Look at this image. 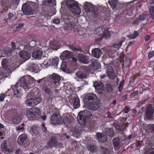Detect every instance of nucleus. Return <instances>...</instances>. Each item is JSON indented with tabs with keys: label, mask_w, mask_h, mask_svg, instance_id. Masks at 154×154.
<instances>
[{
	"label": "nucleus",
	"mask_w": 154,
	"mask_h": 154,
	"mask_svg": "<svg viewBox=\"0 0 154 154\" xmlns=\"http://www.w3.org/2000/svg\"><path fill=\"white\" fill-rule=\"evenodd\" d=\"M56 45V43L54 41H52L50 43L49 47L51 49H54Z\"/></svg>",
	"instance_id": "nucleus-52"
},
{
	"label": "nucleus",
	"mask_w": 154,
	"mask_h": 154,
	"mask_svg": "<svg viewBox=\"0 0 154 154\" xmlns=\"http://www.w3.org/2000/svg\"><path fill=\"white\" fill-rule=\"evenodd\" d=\"M138 33L137 31H134L133 34L128 35L127 37L131 39H134L138 35Z\"/></svg>",
	"instance_id": "nucleus-40"
},
{
	"label": "nucleus",
	"mask_w": 154,
	"mask_h": 154,
	"mask_svg": "<svg viewBox=\"0 0 154 154\" xmlns=\"http://www.w3.org/2000/svg\"><path fill=\"white\" fill-rule=\"evenodd\" d=\"M154 14V7H151L149 9V14Z\"/></svg>",
	"instance_id": "nucleus-64"
},
{
	"label": "nucleus",
	"mask_w": 154,
	"mask_h": 154,
	"mask_svg": "<svg viewBox=\"0 0 154 154\" xmlns=\"http://www.w3.org/2000/svg\"><path fill=\"white\" fill-rule=\"evenodd\" d=\"M72 56V54L70 51H65L60 56V57L62 59L66 60L70 58Z\"/></svg>",
	"instance_id": "nucleus-20"
},
{
	"label": "nucleus",
	"mask_w": 154,
	"mask_h": 154,
	"mask_svg": "<svg viewBox=\"0 0 154 154\" xmlns=\"http://www.w3.org/2000/svg\"><path fill=\"white\" fill-rule=\"evenodd\" d=\"M85 104L86 107L88 109L91 110H96L99 108L100 102L99 100H97L95 101L88 102V103Z\"/></svg>",
	"instance_id": "nucleus-2"
},
{
	"label": "nucleus",
	"mask_w": 154,
	"mask_h": 154,
	"mask_svg": "<svg viewBox=\"0 0 154 154\" xmlns=\"http://www.w3.org/2000/svg\"><path fill=\"white\" fill-rule=\"evenodd\" d=\"M59 59L58 58H52L49 60V65L57 67Z\"/></svg>",
	"instance_id": "nucleus-19"
},
{
	"label": "nucleus",
	"mask_w": 154,
	"mask_h": 154,
	"mask_svg": "<svg viewBox=\"0 0 154 154\" xmlns=\"http://www.w3.org/2000/svg\"><path fill=\"white\" fill-rule=\"evenodd\" d=\"M147 128L150 131L154 133V124H149L148 125Z\"/></svg>",
	"instance_id": "nucleus-49"
},
{
	"label": "nucleus",
	"mask_w": 154,
	"mask_h": 154,
	"mask_svg": "<svg viewBox=\"0 0 154 154\" xmlns=\"http://www.w3.org/2000/svg\"><path fill=\"white\" fill-rule=\"evenodd\" d=\"M130 61V59L129 58H128L126 59L125 61L124 62V63H126V67L128 66H129Z\"/></svg>",
	"instance_id": "nucleus-59"
},
{
	"label": "nucleus",
	"mask_w": 154,
	"mask_h": 154,
	"mask_svg": "<svg viewBox=\"0 0 154 154\" xmlns=\"http://www.w3.org/2000/svg\"><path fill=\"white\" fill-rule=\"evenodd\" d=\"M104 27L103 26H100L97 28L95 29L94 32L99 35H102Z\"/></svg>",
	"instance_id": "nucleus-39"
},
{
	"label": "nucleus",
	"mask_w": 154,
	"mask_h": 154,
	"mask_svg": "<svg viewBox=\"0 0 154 154\" xmlns=\"http://www.w3.org/2000/svg\"><path fill=\"white\" fill-rule=\"evenodd\" d=\"M26 43L28 45L29 47H33L35 45H37V42L35 40H33L30 38H26Z\"/></svg>",
	"instance_id": "nucleus-24"
},
{
	"label": "nucleus",
	"mask_w": 154,
	"mask_h": 154,
	"mask_svg": "<svg viewBox=\"0 0 154 154\" xmlns=\"http://www.w3.org/2000/svg\"><path fill=\"white\" fill-rule=\"evenodd\" d=\"M11 88L13 92V96L15 97L19 98L22 96V90L16 84L12 85Z\"/></svg>",
	"instance_id": "nucleus-7"
},
{
	"label": "nucleus",
	"mask_w": 154,
	"mask_h": 154,
	"mask_svg": "<svg viewBox=\"0 0 154 154\" xmlns=\"http://www.w3.org/2000/svg\"><path fill=\"white\" fill-rule=\"evenodd\" d=\"M91 11L92 12V16L94 17H96L98 16L97 8L96 7H95L94 9Z\"/></svg>",
	"instance_id": "nucleus-45"
},
{
	"label": "nucleus",
	"mask_w": 154,
	"mask_h": 154,
	"mask_svg": "<svg viewBox=\"0 0 154 154\" xmlns=\"http://www.w3.org/2000/svg\"><path fill=\"white\" fill-rule=\"evenodd\" d=\"M69 47L72 50L74 51H81L82 50L81 48H77L74 47L73 46H70Z\"/></svg>",
	"instance_id": "nucleus-56"
},
{
	"label": "nucleus",
	"mask_w": 154,
	"mask_h": 154,
	"mask_svg": "<svg viewBox=\"0 0 154 154\" xmlns=\"http://www.w3.org/2000/svg\"><path fill=\"white\" fill-rule=\"evenodd\" d=\"M19 54L20 56L25 60H27L30 58L31 57L30 54L26 51H20L19 53Z\"/></svg>",
	"instance_id": "nucleus-15"
},
{
	"label": "nucleus",
	"mask_w": 154,
	"mask_h": 154,
	"mask_svg": "<svg viewBox=\"0 0 154 154\" xmlns=\"http://www.w3.org/2000/svg\"><path fill=\"white\" fill-rule=\"evenodd\" d=\"M153 56H154V51L150 52L148 55V57L149 59H150Z\"/></svg>",
	"instance_id": "nucleus-61"
},
{
	"label": "nucleus",
	"mask_w": 154,
	"mask_h": 154,
	"mask_svg": "<svg viewBox=\"0 0 154 154\" xmlns=\"http://www.w3.org/2000/svg\"><path fill=\"white\" fill-rule=\"evenodd\" d=\"M117 0H109V3L110 6L113 8L114 9L117 5Z\"/></svg>",
	"instance_id": "nucleus-41"
},
{
	"label": "nucleus",
	"mask_w": 154,
	"mask_h": 154,
	"mask_svg": "<svg viewBox=\"0 0 154 154\" xmlns=\"http://www.w3.org/2000/svg\"><path fill=\"white\" fill-rule=\"evenodd\" d=\"M91 64L93 66H94L95 65V63H97V61L96 60L94 59H92L91 60Z\"/></svg>",
	"instance_id": "nucleus-62"
},
{
	"label": "nucleus",
	"mask_w": 154,
	"mask_h": 154,
	"mask_svg": "<svg viewBox=\"0 0 154 154\" xmlns=\"http://www.w3.org/2000/svg\"><path fill=\"white\" fill-rule=\"evenodd\" d=\"M120 140L119 137H116L113 139V143L115 150L118 151L120 149Z\"/></svg>",
	"instance_id": "nucleus-13"
},
{
	"label": "nucleus",
	"mask_w": 154,
	"mask_h": 154,
	"mask_svg": "<svg viewBox=\"0 0 154 154\" xmlns=\"http://www.w3.org/2000/svg\"><path fill=\"white\" fill-rule=\"evenodd\" d=\"M71 11L73 14L76 15H79L81 13V9L78 4L75 7H74V8Z\"/></svg>",
	"instance_id": "nucleus-33"
},
{
	"label": "nucleus",
	"mask_w": 154,
	"mask_h": 154,
	"mask_svg": "<svg viewBox=\"0 0 154 154\" xmlns=\"http://www.w3.org/2000/svg\"><path fill=\"white\" fill-rule=\"evenodd\" d=\"M65 4L66 6L71 11L78 4L77 2L73 0H67Z\"/></svg>",
	"instance_id": "nucleus-11"
},
{
	"label": "nucleus",
	"mask_w": 154,
	"mask_h": 154,
	"mask_svg": "<svg viewBox=\"0 0 154 154\" xmlns=\"http://www.w3.org/2000/svg\"><path fill=\"white\" fill-rule=\"evenodd\" d=\"M4 125L0 123V138H1V136H5V133L3 130H2V129L4 128Z\"/></svg>",
	"instance_id": "nucleus-46"
},
{
	"label": "nucleus",
	"mask_w": 154,
	"mask_h": 154,
	"mask_svg": "<svg viewBox=\"0 0 154 154\" xmlns=\"http://www.w3.org/2000/svg\"><path fill=\"white\" fill-rule=\"evenodd\" d=\"M94 85L96 89L97 90H101L103 88V84L100 82L96 81L94 83Z\"/></svg>",
	"instance_id": "nucleus-34"
},
{
	"label": "nucleus",
	"mask_w": 154,
	"mask_h": 154,
	"mask_svg": "<svg viewBox=\"0 0 154 154\" xmlns=\"http://www.w3.org/2000/svg\"><path fill=\"white\" fill-rule=\"evenodd\" d=\"M27 69L32 72H38V69L37 65L35 64H32Z\"/></svg>",
	"instance_id": "nucleus-28"
},
{
	"label": "nucleus",
	"mask_w": 154,
	"mask_h": 154,
	"mask_svg": "<svg viewBox=\"0 0 154 154\" xmlns=\"http://www.w3.org/2000/svg\"><path fill=\"white\" fill-rule=\"evenodd\" d=\"M91 54L94 57L99 58L102 54V51L100 49L96 48L92 50Z\"/></svg>",
	"instance_id": "nucleus-16"
},
{
	"label": "nucleus",
	"mask_w": 154,
	"mask_h": 154,
	"mask_svg": "<svg viewBox=\"0 0 154 154\" xmlns=\"http://www.w3.org/2000/svg\"><path fill=\"white\" fill-rule=\"evenodd\" d=\"M50 80H52L54 81L53 82L57 83L60 80V78L58 74L54 73L51 75H50L49 77Z\"/></svg>",
	"instance_id": "nucleus-22"
},
{
	"label": "nucleus",
	"mask_w": 154,
	"mask_h": 154,
	"mask_svg": "<svg viewBox=\"0 0 154 154\" xmlns=\"http://www.w3.org/2000/svg\"><path fill=\"white\" fill-rule=\"evenodd\" d=\"M146 115L147 118L150 119L152 117L154 112V110L151 105H149L146 108Z\"/></svg>",
	"instance_id": "nucleus-10"
},
{
	"label": "nucleus",
	"mask_w": 154,
	"mask_h": 154,
	"mask_svg": "<svg viewBox=\"0 0 154 154\" xmlns=\"http://www.w3.org/2000/svg\"><path fill=\"white\" fill-rule=\"evenodd\" d=\"M32 111H30L27 113L26 116L30 120L37 119V118L35 117Z\"/></svg>",
	"instance_id": "nucleus-36"
},
{
	"label": "nucleus",
	"mask_w": 154,
	"mask_h": 154,
	"mask_svg": "<svg viewBox=\"0 0 154 154\" xmlns=\"http://www.w3.org/2000/svg\"><path fill=\"white\" fill-rule=\"evenodd\" d=\"M97 137V140L99 141L104 142L107 140V136L103 133H98Z\"/></svg>",
	"instance_id": "nucleus-18"
},
{
	"label": "nucleus",
	"mask_w": 154,
	"mask_h": 154,
	"mask_svg": "<svg viewBox=\"0 0 154 154\" xmlns=\"http://www.w3.org/2000/svg\"><path fill=\"white\" fill-rule=\"evenodd\" d=\"M98 100L96 96L93 94L90 93L86 94L85 97V103Z\"/></svg>",
	"instance_id": "nucleus-8"
},
{
	"label": "nucleus",
	"mask_w": 154,
	"mask_h": 154,
	"mask_svg": "<svg viewBox=\"0 0 154 154\" xmlns=\"http://www.w3.org/2000/svg\"><path fill=\"white\" fill-rule=\"evenodd\" d=\"M70 119L67 116H65L63 118L62 122H63L64 124H67L70 122Z\"/></svg>",
	"instance_id": "nucleus-50"
},
{
	"label": "nucleus",
	"mask_w": 154,
	"mask_h": 154,
	"mask_svg": "<svg viewBox=\"0 0 154 154\" xmlns=\"http://www.w3.org/2000/svg\"><path fill=\"white\" fill-rule=\"evenodd\" d=\"M149 20L150 22H152L154 20V14H149Z\"/></svg>",
	"instance_id": "nucleus-57"
},
{
	"label": "nucleus",
	"mask_w": 154,
	"mask_h": 154,
	"mask_svg": "<svg viewBox=\"0 0 154 154\" xmlns=\"http://www.w3.org/2000/svg\"><path fill=\"white\" fill-rule=\"evenodd\" d=\"M16 84L19 87H22L26 91L28 90L31 86L29 81L28 80L24 79L23 77L20 79L19 80V82L16 83Z\"/></svg>",
	"instance_id": "nucleus-3"
},
{
	"label": "nucleus",
	"mask_w": 154,
	"mask_h": 154,
	"mask_svg": "<svg viewBox=\"0 0 154 154\" xmlns=\"http://www.w3.org/2000/svg\"><path fill=\"white\" fill-rule=\"evenodd\" d=\"M48 60L47 59L45 60L42 64L41 66L44 68H47L48 66Z\"/></svg>",
	"instance_id": "nucleus-55"
},
{
	"label": "nucleus",
	"mask_w": 154,
	"mask_h": 154,
	"mask_svg": "<svg viewBox=\"0 0 154 154\" xmlns=\"http://www.w3.org/2000/svg\"><path fill=\"white\" fill-rule=\"evenodd\" d=\"M32 112L37 119L40 117V110L38 108L35 107L33 108Z\"/></svg>",
	"instance_id": "nucleus-37"
},
{
	"label": "nucleus",
	"mask_w": 154,
	"mask_h": 154,
	"mask_svg": "<svg viewBox=\"0 0 154 154\" xmlns=\"http://www.w3.org/2000/svg\"><path fill=\"white\" fill-rule=\"evenodd\" d=\"M76 77L80 79H83L86 78L88 75L85 72L81 71H78L75 73Z\"/></svg>",
	"instance_id": "nucleus-23"
},
{
	"label": "nucleus",
	"mask_w": 154,
	"mask_h": 154,
	"mask_svg": "<svg viewBox=\"0 0 154 154\" xmlns=\"http://www.w3.org/2000/svg\"><path fill=\"white\" fill-rule=\"evenodd\" d=\"M40 128V127L38 126L34 125L31 127L30 131L36 134L39 132Z\"/></svg>",
	"instance_id": "nucleus-29"
},
{
	"label": "nucleus",
	"mask_w": 154,
	"mask_h": 154,
	"mask_svg": "<svg viewBox=\"0 0 154 154\" xmlns=\"http://www.w3.org/2000/svg\"><path fill=\"white\" fill-rule=\"evenodd\" d=\"M26 97L25 103L27 106L30 107L36 106L40 103L42 100L39 95L38 91L32 90L27 93Z\"/></svg>",
	"instance_id": "nucleus-1"
},
{
	"label": "nucleus",
	"mask_w": 154,
	"mask_h": 154,
	"mask_svg": "<svg viewBox=\"0 0 154 154\" xmlns=\"http://www.w3.org/2000/svg\"><path fill=\"white\" fill-rule=\"evenodd\" d=\"M103 29V32H102V35L103 37H101L100 39H99L98 38H97L96 39L97 41L99 40L100 41L101 40L103 37L105 38L106 39H107L110 36L109 32L108 30V29L106 27H104Z\"/></svg>",
	"instance_id": "nucleus-17"
},
{
	"label": "nucleus",
	"mask_w": 154,
	"mask_h": 154,
	"mask_svg": "<svg viewBox=\"0 0 154 154\" xmlns=\"http://www.w3.org/2000/svg\"><path fill=\"white\" fill-rule=\"evenodd\" d=\"M125 40V39L124 38L123 40H121L117 43L113 45V46L116 48H119L122 45V43Z\"/></svg>",
	"instance_id": "nucleus-44"
},
{
	"label": "nucleus",
	"mask_w": 154,
	"mask_h": 154,
	"mask_svg": "<svg viewBox=\"0 0 154 154\" xmlns=\"http://www.w3.org/2000/svg\"><path fill=\"white\" fill-rule=\"evenodd\" d=\"M79 120V122L80 123L84 124L85 123L86 121V118H85L82 114V115H79L78 117Z\"/></svg>",
	"instance_id": "nucleus-38"
},
{
	"label": "nucleus",
	"mask_w": 154,
	"mask_h": 154,
	"mask_svg": "<svg viewBox=\"0 0 154 154\" xmlns=\"http://www.w3.org/2000/svg\"><path fill=\"white\" fill-rule=\"evenodd\" d=\"M60 69L62 71H66V64L65 62H62V64L61 65Z\"/></svg>",
	"instance_id": "nucleus-54"
},
{
	"label": "nucleus",
	"mask_w": 154,
	"mask_h": 154,
	"mask_svg": "<svg viewBox=\"0 0 154 154\" xmlns=\"http://www.w3.org/2000/svg\"><path fill=\"white\" fill-rule=\"evenodd\" d=\"M100 150L102 154H109L110 152V150L107 148L101 145L100 147Z\"/></svg>",
	"instance_id": "nucleus-30"
},
{
	"label": "nucleus",
	"mask_w": 154,
	"mask_h": 154,
	"mask_svg": "<svg viewBox=\"0 0 154 154\" xmlns=\"http://www.w3.org/2000/svg\"><path fill=\"white\" fill-rule=\"evenodd\" d=\"M79 60L83 63L87 64L89 63L88 58L82 54H79L77 56Z\"/></svg>",
	"instance_id": "nucleus-14"
},
{
	"label": "nucleus",
	"mask_w": 154,
	"mask_h": 154,
	"mask_svg": "<svg viewBox=\"0 0 154 154\" xmlns=\"http://www.w3.org/2000/svg\"><path fill=\"white\" fill-rule=\"evenodd\" d=\"M95 7L91 3L85 2L84 6V9L86 11L90 12L92 11Z\"/></svg>",
	"instance_id": "nucleus-21"
},
{
	"label": "nucleus",
	"mask_w": 154,
	"mask_h": 154,
	"mask_svg": "<svg viewBox=\"0 0 154 154\" xmlns=\"http://www.w3.org/2000/svg\"><path fill=\"white\" fill-rule=\"evenodd\" d=\"M22 11L23 13L26 15L31 14L33 12L32 9L27 4H25L23 5Z\"/></svg>",
	"instance_id": "nucleus-9"
},
{
	"label": "nucleus",
	"mask_w": 154,
	"mask_h": 154,
	"mask_svg": "<svg viewBox=\"0 0 154 154\" xmlns=\"http://www.w3.org/2000/svg\"><path fill=\"white\" fill-rule=\"evenodd\" d=\"M56 2L55 0H49V6L54 7L55 6Z\"/></svg>",
	"instance_id": "nucleus-53"
},
{
	"label": "nucleus",
	"mask_w": 154,
	"mask_h": 154,
	"mask_svg": "<svg viewBox=\"0 0 154 154\" xmlns=\"http://www.w3.org/2000/svg\"><path fill=\"white\" fill-rule=\"evenodd\" d=\"M62 122V120L60 116L57 113H53L51 116L50 123L53 125L59 124Z\"/></svg>",
	"instance_id": "nucleus-4"
},
{
	"label": "nucleus",
	"mask_w": 154,
	"mask_h": 154,
	"mask_svg": "<svg viewBox=\"0 0 154 154\" xmlns=\"http://www.w3.org/2000/svg\"><path fill=\"white\" fill-rule=\"evenodd\" d=\"M1 149L2 151L6 154H8L12 152L13 150V148L8 145L7 141L4 140L1 145Z\"/></svg>",
	"instance_id": "nucleus-5"
},
{
	"label": "nucleus",
	"mask_w": 154,
	"mask_h": 154,
	"mask_svg": "<svg viewBox=\"0 0 154 154\" xmlns=\"http://www.w3.org/2000/svg\"><path fill=\"white\" fill-rule=\"evenodd\" d=\"M87 149L91 152H95L97 149V146L94 145H90L87 146Z\"/></svg>",
	"instance_id": "nucleus-42"
},
{
	"label": "nucleus",
	"mask_w": 154,
	"mask_h": 154,
	"mask_svg": "<svg viewBox=\"0 0 154 154\" xmlns=\"http://www.w3.org/2000/svg\"><path fill=\"white\" fill-rule=\"evenodd\" d=\"M82 114L84 116L85 118H86V119L88 117H90V116H91V114L90 112L87 110H85L82 112Z\"/></svg>",
	"instance_id": "nucleus-43"
},
{
	"label": "nucleus",
	"mask_w": 154,
	"mask_h": 154,
	"mask_svg": "<svg viewBox=\"0 0 154 154\" xmlns=\"http://www.w3.org/2000/svg\"><path fill=\"white\" fill-rule=\"evenodd\" d=\"M60 21L59 19L56 18L53 21L54 23L56 24H58L60 23Z\"/></svg>",
	"instance_id": "nucleus-63"
},
{
	"label": "nucleus",
	"mask_w": 154,
	"mask_h": 154,
	"mask_svg": "<svg viewBox=\"0 0 154 154\" xmlns=\"http://www.w3.org/2000/svg\"><path fill=\"white\" fill-rule=\"evenodd\" d=\"M2 68L6 69H9L10 68V65L8 60L6 59H3L2 62Z\"/></svg>",
	"instance_id": "nucleus-25"
},
{
	"label": "nucleus",
	"mask_w": 154,
	"mask_h": 154,
	"mask_svg": "<svg viewBox=\"0 0 154 154\" xmlns=\"http://www.w3.org/2000/svg\"><path fill=\"white\" fill-rule=\"evenodd\" d=\"M58 145V143L56 141V139L54 137H52L49 141V146L51 147L56 146Z\"/></svg>",
	"instance_id": "nucleus-32"
},
{
	"label": "nucleus",
	"mask_w": 154,
	"mask_h": 154,
	"mask_svg": "<svg viewBox=\"0 0 154 154\" xmlns=\"http://www.w3.org/2000/svg\"><path fill=\"white\" fill-rule=\"evenodd\" d=\"M147 16V15L146 14H143L141 15L137 20L134 21V23L136 24L140 23L145 20Z\"/></svg>",
	"instance_id": "nucleus-27"
},
{
	"label": "nucleus",
	"mask_w": 154,
	"mask_h": 154,
	"mask_svg": "<svg viewBox=\"0 0 154 154\" xmlns=\"http://www.w3.org/2000/svg\"><path fill=\"white\" fill-rule=\"evenodd\" d=\"M73 104L75 109L78 108L80 106L79 100L78 98L75 97L73 99Z\"/></svg>",
	"instance_id": "nucleus-35"
},
{
	"label": "nucleus",
	"mask_w": 154,
	"mask_h": 154,
	"mask_svg": "<svg viewBox=\"0 0 154 154\" xmlns=\"http://www.w3.org/2000/svg\"><path fill=\"white\" fill-rule=\"evenodd\" d=\"M144 154H154V148H151L148 149Z\"/></svg>",
	"instance_id": "nucleus-47"
},
{
	"label": "nucleus",
	"mask_w": 154,
	"mask_h": 154,
	"mask_svg": "<svg viewBox=\"0 0 154 154\" xmlns=\"http://www.w3.org/2000/svg\"><path fill=\"white\" fill-rule=\"evenodd\" d=\"M68 26L71 28H73L75 26V24L74 22L69 21L68 24Z\"/></svg>",
	"instance_id": "nucleus-60"
},
{
	"label": "nucleus",
	"mask_w": 154,
	"mask_h": 154,
	"mask_svg": "<svg viewBox=\"0 0 154 154\" xmlns=\"http://www.w3.org/2000/svg\"><path fill=\"white\" fill-rule=\"evenodd\" d=\"M48 0H44L43 1L42 8H43L48 9Z\"/></svg>",
	"instance_id": "nucleus-48"
},
{
	"label": "nucleus",
	"mask_w": 154,
	"mask_h": 154,
	"mask_svg": "<svg viewBox=\"0 0 154 154\" xmlns=\"http://www.w3.org/2000/svg\"><path fill=\"white\" fill-rule=\"evenodd\" d=\"M42 52L40 50L36 51L32 54V57L35 58L39 59L42 55Z\"/></svg>",
	"instance_id": "nucleus-31"
},
{
	"label": "nucleus",
	"mask_w": 154,
	"mask_h": 154,
	"mask_svg": "<svg viewBox=\"0 0 154 154\" xmlns=\"http://www.w3.org/2000/svg\"><path fill=\"white\" fill-rule=\"evenodd\" d=\"M106 67V71L109 79H113L117 77V75L111 66L107 65Z\"/></svg>",
	"instance_id": "nucleus-6"
},
{
	"label": "nucleus",
	"mask_w": 154,
	"mask_h": 154,
	"mask_svg": "<svg viewBox=\"0 0 154 154\" xmlns=\"http://www.w3.org/2000/svg\"><path fill=\"white\" fill-rule=\"evenodd\" d=\"M106 90L108 92L110 93H111L112 92V86L110 85L107 84L106 85Z\"/></svg>",
	"instance_id": "nucleus-51"
},
{
	"label": "nucleus",
	"mask_w": 154,
	"mask_h": 154,
	"mask_svg": "<svg viewBox=\"0 0 154 154\" xmlns=\"http://www.w3.org/2000/svg\"><path fill=\"white\" fill-rule=\"evenodd\" d=\"M28 138L27 135L25 134H22L18 137L17 142L19 145L25 144L27 141Z\"/></svg>",
	"instance_id": "nucleus-12"
},
{
	"label": "nucleus",
	"mask_w": 154,
	"mask_h": 154,
	"mask_svg": "<svg viewBox=\"0 0 154 154\" xmlns=\"http://www.w3.org/2000/svg\"><path fill=\"white\" fill-rule=\"evenodd\" d=\"M13 14L11 13H9L8 14V18L6 19V21H10L11 18L14 16Z\"/></svg>",
	"instance_id": "nucleus-58"
},
{
	"label": "nucleus",
	"mask_w": 154,
	"mask_h": 154,
	"mask_svg": "<svg viewBox=\"0 0 154 154\" xmlns=\"http://www.w3.org/2000/svg\"><path fill=\"white\" fill-rule=\"evenodd\" d=\"M105 133L108 136L113 137L114 131L112 128H106L105 129Z\"/></svg>",
	"instance_id": "nucleus-26"
}]
</instances>
